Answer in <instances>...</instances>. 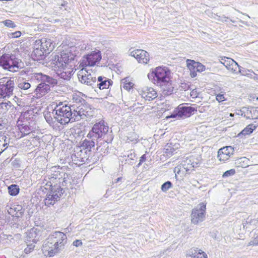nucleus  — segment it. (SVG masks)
Returning <instances> with one entry per match:
<instances>
[{
    "instance_id": "f257e3e1",
    "label": "nucleus",
    "mask_w": 258,
    "mask_h": 258,
    "mask_svg": "<svg viewBox=\"0 0 258 258\" xmlns=\"http://www.w3.org/2000/svg\"><path fill=\"white\" fill-rule=\"evenodd\" d=\"M87 138L97 140V150L104 153L108 152V145L113 139L112 131H109L107 123L103 120L95 123L87 135Z\"/></svg>"
},
{
    "instance_id": "f03ea898",
    "label": "nucleus",
    "mask_w": 258,
    "mask_h": 258,
    "mask_svg": "<svg viewBox=\"0 0 258 258\" xmlns=\"http://www.w3.org/2000/svg\"><path fill=\"white\" fill-rule=\"evenodd\" d=\"M67 242V235L61 232L55 231L45 240L42 250L45 255L53 256L64 248Z\"/></svg>"
},
{
    "instance_id": "7ed1b4c3",
    "label": "nucleus",
    "mask_w": 258,
    "mask_h": 258,
    "mask_svg": "<svg viewBox=\"0 0 258 258\" xmlns=\"http://www.w3.org/2000/svg\"><path fill=\"white\" fill-rule=\"evenodd\" d=\"M76 54L72 50L66 49L61 52L60 56L52 55L51 66L54 70L67 72V70L73 71L75 66Z\"/></svg>"
},
{
    "instance_id": "20e7f679",
    "label": "nucleus",
    "mask_w": 258,
    "mask_h": 258,
    "mask_svg": "<svg viewBox=\"0 0 258 258\" xmlns=\"http://www.w3.org/2000/svg\"><path fill=\"white\" fill-rule=\"evenodd\" d=\"M74 105L69 106L63 104V102H59L57 104L53 110L52 114L54 119L61 124H66L69 122H75L73 116L74 111Z\"/></svg>"
},
{
    "instance_id": "39448f33",
    "label": "nucleus",
    "mask_w": 258,
    "mask_h": 258,
    "mask_svg": "<svg viewBox=\"0 0 258 258\" xmlns=\"http://www.w3.org/2000/svg\"><path fill=\"white\" fill-rule=\"evenodd\" d=\"M0 66L10 72H16L24 67V63L15 54L5 53L0 57Z\"/></svg>"
},
{
    "instance_id": "423d86ee",
    "label": "nucleus",
    "mask_w": 258,
    "mask_h": 258,
    "mask_svg": "<svg viewBox=\"0 0 258 258\" xmlns=\"http://www.w3.org/2000/svg\"><path fill=\"white\" fill-rule=\"evenodd\" d=\"M74 111L73 119L75 121L85 119L90 121L89 119L91 117L95 115V109L91 107V106L87 103L83 101V103L78 104H74Z\"/></svg>"
},
{
    "instance_id": "0eeeda50",
    "label": "nucleus",
    "mask_w": 258,
    "mask_h": 258,
    "mask_svg": "<svg viewBox=\"0 0 258 258\" xmlns=\"http://www.w3.org/2000/svg\"><path fill=\"white\" fill-rule=\"evenodd\" d=\"M148 77L154 84L158 86L171 80V72L167 67H158L149 73Z\"/></svg>"
},
{
    "instance_id": "6e6552de",
    "label": "nucleus",
    "mask_w": 258,
    "mask_h": 258,
    "mask_svg": "<svg viewBox=\"0 0 258 258\" xmlns=\"http://www.w3.org/2000/svg\"><path fill=\"white\" fill-rule=\"evenodd\" d=\"M64 192V189L59 185L55 184L51 186L45 199V205L47 206L53 205L56 202L60 200V198Z\"/></svg>"
},
{
    "instance_id": "1a4fd4ad",
    "label": "nucleus",
    "mask_w": 258,
    "mask_h": 258,
    "mask_svg": "<svg viewBox=\"0 0 258 258\" xmlns=\"http://www.w3.org/2000/svg\"><path fill=\"white\" fill-rule=\"evenodd\" d=\"M14 81L7 78L0 79V98L10 97L13 94Z\"/></svg>"
},
{
    "instance_id": "9d476101",
    "label": "nucleus",
    "mask_w": 258,
    "mask_h": 258,
    "mask_svg": "<svg viewBox=\"0 0 258 258\" xmlns=\"http://www.w3.org/2000/svg\"><path fill=\"white\" fill-rule=\"evenodd\" d=\"M199 206V208L197 207L192 209L190 215L191 223L195 225L204 221L206 217V204L202 203Z\"/></svg>"
},
{
    "instance_id": "9b49d317",
    "label": "nucleus",
    "mask_w": 258,
    "mask_h": 258,
    "mask_svg": "<svg viewBox=\"0 0 258 258\" xmlns=\"http://www.w3.org/2000/svg\"><path fill=\"white\" fill-rule=\"evenodd\" d=\"M101 59L100 51H93L91 53L83 56L81 65L82 67L93 66Z\"/></svg>"
},
{
    "instance_id": "f8f14e48",
    "label": "nucleus",
    "mask_w": 258,
    "mask_h": 258,
    "mask_svg": "<svg viewBox=\"0 0 258 258\" xmlns=\"http://www.w3.org/2000/svg\"><path fill=\"white\" fill-rule=\"evenodd\" d=\"M197 110L191 106H179L174 112L171 115V117L178 118H184L189 117L194 111Z\"/></svg>"
},
{
    "instance_id": "ddd939ff",
    "label": "nucleus",
    "mask_w": 258,
    "mask_h": 258,
    "mask_svg": "<svg viewBox=\"0 0 258 258\" xmlns=\"http://www.w3.org/2000/svg\"><path fill=\"white\" fill-rule=\"evenodd\" d=\"M36 46H39L41 49H43V52H45L49 54L51 51L54 45H52L51 40L50 39L42 38L41 39L37 40L35 41Z\"/></svg>"
},
{
    "instance_id": "4468645a",
    "label": "nucleus",
    "mask_w": 258,
    "mask_h": 258,
    "mask_svg": "<svg viewBox=\"0 0 258 258\" xmlns=\"http://www.w3.org/2000/svg\"><path fill=\"white\" fill-rule=\"evenodd\" d=\"M131 55L134 56L139 62L147 63L149 60V54L145 50L137 49L131 52Z\"/></svg>"
},
{
    "instance_id": "2eb2a0df",
    "label": "nucleus",
    "mask_w": 258,
    "mask_h": 258,
    "mask_svg": "<svg viewBox=\"0 0 258 258\" xmlns=\"http://www.w3.org/2000/svg\"><path fill=\"white\" fill-rule=\"evenodd\" d=\"M78 78L81 83L91 86L96 91V77H92L91 74L83 75L80 73L78 74Z\"/></svg>"
},
{
    "instance_id": "dca6fc26",
    "label": "nucleus",
    "mask_w": 258,
    "mask_h": 258,
    "mask_svg": "<svg viewBox=\"0 0 258 258\" xmlns=\"http://www.w3.org/2000/svg\"><path fill=\"white\" fill-rule=\"evenodd\" d=\"M113 82L105 77L99 76L96 81V89L100 90L109 88L112 85Z\"/></svg>"
},
{
    "instance_id": "f3484780",
    "label": "nucleus",
    "mask_w": 258,
    "mask_h": 258,
    "mask_svg": "<svg viewBox=\"0 0 258 258\" xmlns=\"http://www.w3.org/2000/svg\"><path fill=\"white\" fill-rule=\"evenodd\" d=\"M220 62L228 70H233L234 71H235L237 67L239 69V66L237 63L229 57H222L220 59Z\"/></svg>"
},
{
    "instance_id": "a211bd4d",
    "label": "nucleus",
    "mask_w": 258,
    "mask_h": 258,
    "mask_svg": "<svg viewBox=\"0 0 258 258\" xmlns=\"http://www.w3.org/2000/svg\"><path fill=\"white\" fill-rule=\"evenodd\" d=\"M50 90V86L44 83H40L34 89V92L39 97L45 95Z\"/></svg>"
},
{
    "instance_id": "6ab92c4d",
    "label": "nucleus",
    "mask_w": 258,
    "mask_h": 258,
    "mask_svg": "<svg viewBox=\"0 0 258 258\" xmlns=\"http://www.w3.org/2000/svg\"><path fill=\"white\" fill-rule=\"evenodd\" d=\"M142 97L146 100L151 101L157 97V94L153 88L147 87L142 92Z\"/></svg>"
},
{
    "instance_id": "aec40b11",
    "label": "nucleus",
    "mask_w": 258,
    "mask_h": 258,
    "mask_svg": "<svg viewBox=\"0 0 258 258\" xmlns=\"http://www.w3.org/2000/svg\"><path fill=\"white\" fill-rule=\"evenodd\" d=\"M158 86H160L162 89V96H169L173 93L174 87L171 83V80Z\"/></svg>"
},
{
    "instance_id": "412c9836",
    "label": "nucleus",
    "mask_w": 258,
    "mask_h": 258,
    "mask_svg": "<svg viewBox=\"0 0 258 258\" xmlns=\"http://www.w3.org/2000/svg\"><path fill=\"white\" fill-rule=\"evenodd\" d=\"M186 62L189 70H196L197 72H202L205 70V67L200 62L190 59H187Z\"/></svg>"
},
{
    "instance_id": "4be33fe9",
    "label": "nucleus",
    "mask_w": 258,
    "mask_h": 258,
    "mask_svg": "<svg viewBox=\"0 0 258 258\" xmlns=\"http://www.w3.org/2000/svg\"><path fill=\"white\" fill-rule=\"evenodd\" d=\"M179 148V144H174L172 143H167L164 148V153L167 156L170 157L176 153V151Z\"/></svg>"
},
{
    "instance_id": "5701e85b",
    "label": "nucleus",
    "mask_w": 258,
    "mask_h": 258,
    "mask_svg": "<svg viewBox=\"0 0 258 258\" xmlns=\"http://www.w3.org/2000/svg\"><path fill=\"white\" fill-rule=\"evenodd\" d=\"M47 54L45 52H43V49H41L39 46H36V44L35 43L34 49L32 54L33 59L36 60L43 59L44 56Z\"/></svg>"
},
{
    "instance_id": "b1692460",
    "label": "nucleus",
    "mask_w": 258,
    "mask_h": 258,
    "mask_svg": "<svg viewBox=\"0 0 258 258\" xmlns=\"http://www.w3.org/2000/svg\"><path fill=\"white\" fill-rule=\"evenodd\" d=\"M255 128V125L253 124H250L246 126V127L238 134V137H241L243 136L249 135L251 134Z\"/></svg>"
},
{
    "instance_id": "393cba45",
    "label": "nucleus",
    "mask_w": 258,
    "mask_h": 258,
    "mask_svg": "<svg viewBox=\"0 0 258 258\" xmlns=\"http://www.w3.org/2000/svg\"><path fill=\"white\" fill-rule=\"evenodd\" d=\"M56 71L57 75L61 79L64 80H69L71 76L73 75V71L67 70V72H61V71H59V70H54Z\"/></svg>"
},
{
    "instance_id": "a878e982",
    "label": "nucleus",
    "mask_w": 258,
    "mask_h": 258,
    "mask_svg": "<svg viewBox=\"0 0 258 258\" xmlns=\"http://www.w3.org/2000/svg\"><path fill=\"white\" fill-rule=\"evenodd\" d=\"M90 140L85 139L83 141L82 146L83 147L85 148L86 149H88L89 151L90 149L95 146V145L96 144L95 141H98L97 140H93L92 139H90Z\"/></svg>"
},
{
    "instance_id": "bb28decb",
    "label": "nucleus",
    "mask_w": 258,
    "mask_h": 258,
    "mask_svg": "<svg viewBox=\"0 0 258 258\" xmlns=\"http://www.w3.org/2000/svg\"><path fill=\"white\" fill-rule=\"evenodd\" d=\"M125 161L129 164L132 165L135 163V160L136 158V155L134 152L131 151L130 153H128L127 155H124Z\"/></svg>"
},
{
    "instance_id": "cd10ccee",
    "label": "nucleus",
    "mask_w": 258,
    "mask_h": 258,
    "mask_svg": "<svg viewBox=\"0 0 258 258\" xmlns=\"http://www.w3.org/2000/svg\"><path fill=\"white\" fill-rule=\"evenodd\" d=\"M9 194L12 196H15L17 195L20 191V188L17 184H12L8 186Z\"/></svg>"
},
{
    "instance_id": "c85d7f7f",
    "label": "nucleus",
    "mask_w": 258,
    "mask_h": 258,
    "mask_svg": "<svg viewBox=\"0 0 258 258\" xmlns=\"http://www.w3.org/2000/svg\"><path fill=\"white\" fill-rule=\"evenodd\" d=\"M27 240L32 241L33 243H36L38 240V238L37 237V234L34 229H31L28 233Z\"/></svg>"
},
{
    "instance_id": "c756f323",
    "label": "nucleus",
    "mask_w": 258,
    "mask_h": 258,
    "mask_svg": "<svg viewBox=\"0 0 258 258\" xmlns=\"http://www.w3.org/2000/svg\"><path fill=\"white\" fill-rule=\"evenodd\" d=\"M7 138L5 136H0V155L7 148L8 142L6 140Z\"/></svg>"
},
{
    "instance_id": "7c9ffc66",
    "label": "nucleus",
    "mask_w": 258,
    "mask_h": 258,
    "mask_svg": "<svg viewBox=\"0 0 258 258\" xmlns=\"http://www.w3.org/2000/svg\"><path fill=\"white\" fill-rule=\"evenodd\" d=\"M42 83L54 86L57 84V81L49 76L44 75Z\"/></svg>"
},
{
    "instance_id": "2f4dec72",
    "label": "nucleus",
    "mask_w": 258,
    "mask_h": 258,
    "mask_svg": "<svg viewBox=\"0 0 258 258\" xmlns=\"http://www.w3.org/2000/svg\"><path fill=\"white\" fill-rule=\"evenodd\" d=\"M23 122H24L25 121L24 120ZM29 123H30L29 122ZM21 126L19 128H20L21 132L22 133L23 132L24 134L28 135L29 134H30L31 132L32 129L29 126L30 124H28L26 123H23V124H22L21 125Z\"/></svg>"
},
{
    "instance_id": "473e14b6",
    "label": "nucleus",
    "mask_w": 258,
    "mask_h": 258,
    "mask_svg": "<svg viewBox=\"0 0 258 258\" xmlns=\"http://www.w3.org/2000/svg\"><path fill=\"white\" fill-rule=\"evenodd\" d=\"M234 149L231 146H226L219 150V153H224V154L227 155L229 157L233 154Z\"/></svg>"
},
{
    "instance_id": "72a5a7b5",
    "label": "nucleus",
    "mask_w": 258,
    "mask_h": 258,
    "mask_svg": "<svg viewBox=\"0 0 258 258\" xmlns=\"http://www.w3.org/2000/svg\"><path fill=\"white\" fill-rule=\"evenodd\" d=\"M18 87L20 89L24 90H27L30 88L31 85L29 83L27 82L26 80H22L19 82Z\"/></svg>"
},
{
    "instance_id": "f704fd0d",
    "label": "nucleus",
    "mask_w": 258,
    "mask_h": 258,
    "mask_svg": "<svg viewBox=\"0 0 258 258\" xmlns=\"http://www.w3.org/2000/svg\"><path fill=\"white\" fill-rule=\"evenodd\" d=\"M44 74L41 73H34L32 74L31 79L37 80L38 82H43Z\"/></svg>"
},
{
    "instance_id": "c9c22d12",
    "label": "nucleus",
    "mask_w": 258,
    "mask_h": 258,
    "mask_svg": "<svg viewBox=\"0 0 258 258\" xmlns=\"http://www.w3.org/2000/svg\"><path fill=\"white\" fill-rule=\"evenodd\" d=\"M173 186V184L172 182L170 181H167L165 182H164L162 185H161V190L164 192H166L168 189L172 188Z\"/></svg>"
},
{
    "instance_id": "e433bc0d",
    "label": "nucleus",
    "mask_w": 258,
    "mask_h": 258,
    "mask_svg": "<svg viewBox=\"0 0 258 258\" xmlns=\"http://www.w3.org/2000/svg\"><path fill=\"white\" fill-rule=\"evenodd\" d=\"M188 161V159H187L182 163V167L184 168L186 171H188L190 170L191 168L194 167V165H193V163L190 164L189 165H187L186 163H187Z\"/></svg>"
},
{
    "instance_id": "4c0bfd02",
    "label": "nucleus",
    "mask_w": 258,
    "mask_h": 258,
    "mask_svg": "<svg viewBox=\"0 0 258 258\" xmlns=\"http://www.w3.org/2000/svg\"><path fill=\"white\" fill-rule=\"evenodd\" d=\"M199 250L198 248H191L190 249H189L187 253V255H188L189 256H190L192 258H195L196 257V254L197 253V252L199 251Z\"/></svg>"
},
{
    "instance_id": "58836bf2",
    "label": "nucleus",
    "mask_w": 258,
    "mask_h": 258,
    "mask_svg": "<svg viewBox=\"0 0 258 258\" xmlns=\"http://www.w3.org/2000/svg\"><path fill=\"white\" fill-rule=\"evenodd\" d=\"M45 119L47 123H48L50 125H52L54 123V121H53L54 117L53 118L50 113H46L44 115Z\"/></svg>"
},
{
    "instance_id": "ea45409f",
    "label": "nucleus",
    "mask_w": 258,
    "mask_h": 258,
    "mask_svg": "<svg viewBox=\"0 0 258 258\" xmlns=\"http://www.w3.org/2000/svg\"><path fill=\"white\" fill-rule=\"evenodd\" d=\"M1 108L4 110L7 111L8 109L12 107V103L10 101L2 102L0 104Z\"/></svg>"
},
{
    "instance_id": "a19ab883",
    "label": "nucleus",
    "mask_w": 258,
    "mask_h": 258,
    "mask_svg": "<svg viewBox=\"0 0 258 258\" xmlns=\"http://www.w3.org/2000/svg\"><path fill=\"white\" fill-rule=\"evenodd\" d=\"M3 23L9 28H15L16 26L15 24L11 20H6L3 21Z\"/></svg>"
},
{
    "instance_id": "79ce46f5",
    "label": "nucleus",
    "mask_w": 258,
    "mask_h": 258,
    "mask_svg": "<svg viewBox=\"0 0 258 258\" xmlns=\"http://www.w3.org/2000/svg\"><path fill=\"white\" fill-rule=\"evenodd\" d=\"M229 156L227 155L224 154V153H219V151L218 152V158L220 161H226L229 159Z\"/></svg>"
},
{
    "instance_id": "37998d69",
    "label": "nucleus",
    "mask_w": 258,
    "mask_h": 258,
    "mask_svg": "<svg viewBox=\"0 0 258 258\" xmlns=\"http://www.w3.org/2000/svg\"><path fill=\"white\" fill-rule=\"evenodd\" d=\"M21 35V32L17 31L15 32H11L8 34V36L10 38H15L20 37Z\"/></svg>"
},
{
    "instance_id": "c03bdc74",
    "label": "nucleus",
    "mask_w": 258,
    "mask_h": 258,
    "mask_svg": "<svg viewBox=\"0 0 258 258\" xmlns=\"http://www.w3.org/2000/svg\"><path fill=\"white\" fill-rule=\"evenodd\" d=\"M127 140H128V142L137 141V140H138V137L136 134L133 133L132 134H131L130 135V136L127 137Z\"/></svg>"
},
{
    "instance_id": "a18cd8bd",
    "label": "nucleus",
    "mask_w": 258,
    "mask_h": 258,
    "mask_svg": "<svg viewBox=\"0 0 258 258\" xmlns=\"http://www.w3.org/2000/svg\"><path fill=\"white\" fill-rule=\"evenodd\" d=\"M235 171L234 169H230L225 171L223 174V177H226L235 174Z\"/></svg>"
},
{
    "instance_id": "49530a36",
    "label": "nucleus",
    "mask_w": 258,
    "mask_h": 258,
    "mask_svg": "<svg viewBox=\"0 0 258 258\" xmlns=\"http://www.w3.org/2000/svg\"><path fill=\"white\" fill-rule=\"evenodd\" d=\"M16 210L12 208H10L8 210V212L10 215H11L12 216H15L17 217H19L20 216L18 214V212H17L16 213H14L15 212Z\"/></svg>"
},
{
    "instance_id": "de8ad7c7",
    "label": "nucleus",
    "mask_w": 258,
    "mask_h": 258,
    "mask_svg": "<svg viewBox=\"0 0 258 258\" xmlns=\"http://www.w3.org/2000/svg\"><path fill=\"white\" fill-rule=\"evenodd\" d=\"M249 111L250 112H251L250 111H249L248 107H243L240 110V112L241 113V115L243 116L244 117H245V114L246 113L248 114Z\"/></svg>"
},
{
    "instance_id": "09e8293b",
    "label": "nucleus",
    "mask_w": 258,
    "mask_h": 258,
    "mask_svg": "<svg viewBox=\"0 0 258 258\" xmlns=\"http://www.w3.org/2000/svg\"><path fill=\"white\" fill-rule=\"evenodd\" d=\"M216 99L219 102H221L225 100L224 94H217Z\"/></svg>"
},
{
    "instance_id": "8fccbe9b",
    "label": "nucleus",
    "mask_w": 258,
    "mask_h": 258,
    "mask_svg": "<svg viewBox=\"0 0 258 258\" xmlns=\"http://www.w3.org/2000/svg\"><path fill=\"white\" fill-rule=\"evenodd\" d=\"M5 124V119L3 118L2 115L0 114V130H2Z\"/></svg>"
},
{
    "instance_id": "3c124183",
    "label": "nucleus",
    "mask_w": 258,
    "mask_h": 258,
    "mask_svg": "<svg viewBox=\"0 0 258 258\" xmlns=\"http://www.w3.org/2000/svg\"><path fill=\"white\" fill-rule=\"evenodd\" d=\"M73 244L74 246H75L76 247H78L80 245H81L82 244V241L81 240H79V239H77V240H75L73 243Z\"/></svg>"
},
{
    "instance_id": "603ef678",
    "label": "nucleus",
    "mask_w": 258,
    "mask_h": 258,
    "mask_svg": "<svg viewBox=\"0 0 258 258\" xmlns=\"http://www.w3.org/2000/svg\"><path fill=\"white\" fill-rule=\"evenodd\" d=\"M190 96L195 98H197L198 96V92L196 90V89H194L192 90L191 92H190Z\"/></svg>"
},
{
    "instance_id": "864d4df0",
    "label": "nucleus",
    "mask_w": 258,
    "mask_h": 258,
    "mask_svg": "<svg viewBox=\"0 0 258 258\" xmlns=\"http://www.w3.org/2000/svg\"><path fill=\"white\" fill-rule=\"evenodd\" d=\"M182 165L180 166H178L177 167H175L174 169V172L175 173V176L176 177V174H179L180 172V170L182 168Z\"/></svg>"
},
{
    "instance_id": "5fc2aeb1",
    "label": "nucleus",
    "mask_w": 258,
    "mask_h": 258,
    "mask_svg": "<svg viewBox=\"0 0 258 258\" xmlns=\"http://www.w3.org/2000/svg\"><path fill=\"white\" fill-rule=\"evenodd\" d=\"M146 154H144L143 155L141 158H140V162L138 165V167H139L140 166V165L144 162H145L146 161Z\"/></svg>"
},
{
    "instance_id": "6e6d98bb",
    "label": "nucleus",
    "mask_w": 258,
    "mask_h": 258,
    "mask_svg": "<svg viewBox=\"0 0 258 258\" xmlns=\"http://www.w3.org/2000/svg\"><path fill=\"white\" fill-rule=\"evenodd\" d=\"M132 83H126V84H124V85H123L124 89H125L127 90H130L131 88L132 87Z\"/></svg>"
},
{
    "instance_id": "4d7b16f0",
    "label": "nucleus",
    "mask_w": 258,
    "mask_h": 258,
    "mask_svg": "<svg viewBox=\"0 0 258 258\" xmlns=\"http://www.w3.org/2000/svg\"><path fill=\"white\" fill-rule=\"evenodd\" d=\"M199 253H200V255H202L200 256V258H207V255L206 253L202 250H199Z\"/></svg>"
},
{
    "instance_id": "13d9d810",
    "label": "nucleus",
    "mask_w": 258,
    "mask_h": 258,
    "mask_svg": "<svg viewBox=\"0 0 258 258\" xmlns=\"http://www.w3.org/2000/svg\"><path fill=\"white\" fill-rule=\"evenodd\" d=\"M190 76L192 78H194L196 76H197V71L196 70H190Z\"/></svg>"
},
{
    "instance_id": "bf43d9fd",
    "label": "nucleus",
    "mask_w": 258,
    "mask_h": 258,
    "mask_svg": "<svg viewBox=\"0 0 258 258\" xmlns=\"http://www.w3.org/2000/svg\"><path fill=\"white\" fill-rule=\"evenodd\" d=\"M32 248H33V247H31V245H30V247H28L25 249L24 251L26 253H28L30 252Z\"/></svg>"
},
{
    "instance_id": "052dcab7",
    "label": "nucleus",
    "mask_w": 258,
    "mask_h": 258,
    "mask_svg": "<svg viewBox=\"0 0 258 258\" xmlns=\"http://www.w3.org/2000/svg\"><path fill=\"white\" fill-rule=\"evenodd\" d=\"M67 183V178L64 177L63 178V181L62 182V185L66 186Z\"/></svg>"
},
{
    "instance_id": "680f3d73",
    "label": "nucleus",
    "mask_w": 258,
    "mask_h": 258,
    "mask_svg": "<svg viewBox=\"0 0 258 258\" xmlns=\"http://www.w3.org/2000/svg\"><path fill=\"white\" fill-rule=\"evenodd\" d=\"M257 244H258V242H256L254 241H252L249 242L248 245H256Z\"/></svg>"
},
{
    "instance_id": "e2e57ef3",
    "label": "nucleus",
    "mask_w": 258,
    "mask_h": 258,
    "mask_svg": "<svg viewBox=\"0 0 258 258\" xmlns=\"http://www.w3.org/2000/svg\"><path fill=\"white\" fill-rule=\"evenodd\" d=\"M120 179H121V177H118V178H117V179H115V180H114V182H115V183H117V182H118Z\"/></svg>"
},
{
    "instance_id": "0e129e2a",
    "label": "nucleus",
    "mask_w": 258,
    "mask_h": 258,
    "mask_svg": "<svg viewBox=\"0 0 258 258\" xmlns=\"http://www.w3.org/2000/svg\"><path fill=\"white\" fill-rule=\"evenodd\" d=\"M181 87L183 88L184 89H186V88H188L189 86H186V85L184 84L183 86H181Z\"/></svg>"
},
{
    "instance_id": "69168bd1",
    "label": "nucleus",
    "mask_w": 258,
    "mask_h": 258,
    "mask_svg": "<svg viewBox=\"0 0 258 258\" xmlns=\"http://www.w3.org/2000/svg\"><path fill=\"white\" fill-rule=\"evenodd\" d=\"M251 219H249V218H248L247 219L246 221V222L247 223H251Z\"/></svg>"
},
{
    "instance_id": "338daca9",
    "label": "nucleus",
    "mask_w": 258,
    "mask_h": 258,
    "mask_svg": "<svg viewBox=\"0 0 258 258\" xmlns=\"http://www.w3.org/2000/svg\"><path fill=\"white\" fill-rule=\"evenodd\" d=\"M199 255H200V253H199V251H198L196 255V257H195V258H200V256H199Z\"/></svg>"
},
{
    "instance_id": "774afa93",
    "label": "nucleus",
    "mask_w": 258,
    "mask_h": 258,
    "mask_svg": "<svg viewBox=\"0 0 258 258\" xmlns=\"http://www.w3.org/2000/svg\"><path fill=\"white\" fill-rule=\"evenodd\" d=\"M192 163H190V160L188 159V161L186 163V164L187 165H189L190 164H191Z\"/></svg>"
}]
</instances>
